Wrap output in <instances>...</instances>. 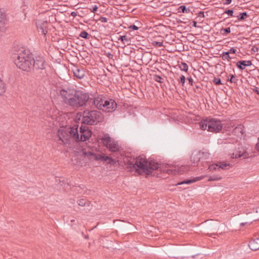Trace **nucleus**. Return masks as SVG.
Wrapping results in <instances>:
<instances>
[{"label": "nucleus", "instance_id": "obj_1", "mask_svg": "<svg viewBox=\"0 0 259 259\" xmlns=\"http://www.w3.org/2000/svg\"><path fill=\"white\" fill-rule=\"evenodd\" d=\"M60 95L63 102L73 109L82 107L90 101V97L88 93L73 89H62Z\"/></svg>", "mask_w": 259, "mask_h": 259}, {"label": "nucleus", "instance_id": "obj_2", "mask_svg": "<svg viewBox=\"0 0 259 259\" xmlns=\"http://www.w3.org/2000/svg\"><path fill=\"white\" fill-rule=\"evenodd\" d=\"M11 58L17 67L23 71H29L32 67V55L23 48H14Z\"/></svg>", "mask_w": 259, "mask_h": 259}, {"label": "nucleus", "instance_id": "obj_3", "mask_svg": "<svg viewBox=\"0 0 259 259\" xmlns=\"http://www.w3.org/2000/svg\"><path fill=\"white\" fill-rule=\"evenodd\" d=\"M126 162L131 171L135 170L140 174L144 173L149 175L153 170L158 169L159 168V164L157 162L154 161H149L140 156L134 159L133 161L129 160Z\"/></svg>", "mask_w": 259, "mask_h": 259}, {"label": "nucleus", "instance_id": "obj_4", "mask_svg": "<svg viewBox=\"0 0 259 259\" xmlns=\"http://www.w3.org/2000/svg\"><path fill=\"white\" fill-rule=\"evenodd\" d=\"M69 133L72 138L76 142H85L91 137L92 132L89 127L84 125H81L79 127L78 133V125H74L69 128Z\"/></svg>", "mask_w": 259, "mask_h": 259}, {"label": "nucleus", "instance_id": "obj_5", "mask_svg": "<svg viewBox=\"0 0 259 259\" xmlns=\"http://www.w3.org/2000/svg\"><path fill=\"white\" fill-rule=\"evenodd\" d=\"M103 120L102 114L97 110H85L82 113L81 123L87 125H95Z\"/></svg>", "mask_w": 259, "mask_h": 259}, {"label": "nucleus", "instance_id": "obj_6", "mask_svg": "<svg viewBox=\"0 0 259 259\" xmlns=\"http://www.w3.org/2000/svg\"><path fill=\"white\" fill-rule=\"evenodd\" d=\"M199 125L201 130H207L208 132L213 133L219 132L223 127L221 120L212 118L202 120Z\"/></svg>", "mask_w": 259, "mask_h": 259}, {"label": "nucleus", "instance_id": "obj_7", "mask_svg": "<svg viewBox=\"0 0 259 259\" xmlns=\"http://www.w3.org/2000/svg\"><path fill=\"white\" fill-rule=\"evenodd\" d=\"M83 154L85 157L91 160L101 161L113 165H115L116 163V161L111 157L108 156L96 153L93 151H84L83 152Z\"/></svg>", "mask_w": 259, "mask_h": 259}, {"label": "nucleus", "instance_id": "obj_8", "mask_svg": "<svg viewBox=\"0 0 259 259\" xmlns=\"http://www.w3.org/2000/svg\"><path fill=\"white\" fill-rule=\"evenodd\" d=\"M102 110L106 112H112L114 111L117 107L116 102L113 99L104 100L102 105Z\"/></svg>", "mask_w": 259, "mask_h": 259}, {"label": "nucleus", "instance_id": "obj_9", "mask_svg": "<svg viewBox=\"0 0 259 259\" xmlns=\"http://www.w3.org/2000/svg\"><path fill=\"white\" fill-rule=\"evenodd\" d=\"M36 25L38 32L45 36L48 31L49 22L47 21L38 20L36 21Z\"/></svg>", "mask_w": 259, "mask_h": 259}, {"label": "nucleus", "instance_id": "obj_10", "mask_svg": "<svg viewBox=\"0 0 259 259\" xmlns=\"http://www.w3.org/2000/svg\"><path fill=\"white\" fill-rule=\"evenodd\" d=\"M32 67L36 69H44L45 68V61L44 59L40 56H36L35 58H33Z\"/></svg>", "mask_w": 259, "mask_h": 259}, {"label": "nucleus", "instance_id": "obj_11", "mask_svg": "<svg viewBox=\"0 0 259 259\" xmlns=\"http://www.w3.org/2000/svg\"><path fill=\"white\" fill-rule=\"evenodd\" d=\"M9 19L7 14L4 9H0V31H4L6 29V25L8 24Z\"/></svg>", "mask_w": 259, "mask_h": 259}, {"label": "nucleus", "instance_id": "obj_12", "mask_svg": "<svg viewBox=\"0 0 259 259\" xmlns=\"http://www.w3.org/2000/svg\"><path fill=\"white\" fill-rule=\"evenodd\" d=\"M91 101H88V103L89 104H91V106L94 105L96 108H98L99 110L102 109L103 105V102L104 100L101 98V97L98 96L97 97H90Z\"/></svg>", "mask_w": 259, "mask_h": 259}, {"label": "nucleus", "instance_id": "obj_13", "mask_svg": "<svg viewBox=\"0 0 259 259\" xmlns=\"http://www.w3.org/2000/svg\"><path fill=\"white\" fill-rule=\"evenodd\" d=\"M58 136L59 140H61L64 144H66L69 141L70 138V134L68 132H67L64 130H59L58 131Z\"/></svg>", "mask_w": 259, "mask_h": 259}, {"label": "nucleus", "instance_id": "obj_14", "mask_svg": "<svg viewBox=\"0 0 259 259\" xmlns=\"http://www.w3.org/2000/svg\"><path fill=\"white\" fill-rule=\"evenodd\" d=\"M72 72L74 76L78 79H82L85 76V71L83 68H79L77 66H74L72 68Z\"/></svg>", "mask_w": 259, "mask_h": 259}, {"label": "nucleus", "instance_id": "obj_15", "mask_svg": "<svg viewBox=\"0 0 259 259\" xmlns=\"http://www.w3.org/2000/svg\"><path fill=\"white\" fill-rule=\"evenodd\" d=\"M248 246L252 250H258L259 249V236L252 239L249 242Z\"/></svg>", "mask_w": 259, "mask_h": 259}, {"label": "nucleus", "instance_id": "obj_16", "mask_svg": "<svg viewBox=\"0 0 259 259\" xmlns=\"http://www.w3.org/2000/svg\"><path fill=\"white\" fill-rule=\"evenodd\" d=\"M199 151H194L191 156V161L194 164V165H198L199 161H201Z\"/></svg>", "mask_w": 259, "mask_h": 259}, {"label": "nucleus", "instance_id": "obj_17", "mask_svg": "<svg viewBox=\"0 0 259 259\" xmlns=\"http://www.w3.org/2000/svg\"><path fill=\"white\" fill-rule=\"evenodd\" d=\"M189 167L188 166H184L182 165L181 167L177 168L176 167H175V169H168V171H171L172 174L176 175V174H179L181 175L183 174L184 172L188 170ZM169 173V172H168Z\"/></svg>", "mask_w": 259, "mask_h": 259}, {"label": "nucleus", "instance_id": "obj_18", "mask_svg": "<svg viewBox=\"0 0 259 259\" xmlns=\"http://www.w3.org/2000/svg\"><path fill=\"white\" fill-rule=\"evenodd\" d=\"M107 148L110 151L113 152L118 151L120 150L118 143L113 140H112L109 145L107 146Z\"/></svg>", "mask_w": 259, "mask_h": 259}, {"label": "nucleus", "instance_id": "obj_19", "mask_svg": "<svg viewBox=\"0 0 259 259\" xmlns=\"http://www.w3.org/2000/svg\"><path fill=\"white\" fill-rule=\"evenodd\" d=\"M246 156V152L243 151L241 152L240 151H237L236 150L235 152L232 153L231 155V158H238L241 157H243L244 158H245Z\"/></svg>", "mask_w": 259, "mask_h": 259}, {"label": "nucleus", "instance_id": "obj_20", "mask_svg": "<svg viewBox=\"0 0 259 259\" xmlns=\"http://www.w3.org/2000/svg\"><path fill=\"white\" fill-rule=\"evenodd\" d=\"M101 141L103 145L107 147V146L109 145L112 140L109 135L106 134L101 138Z\"/></svg>", "mask_w": 259, "mask_h": 259}, {"label": "nucleus", "instance_id": "obj_21", "mask_svg": "<svg viewBox=\"0 0 259 259\" xmlns=\"http://www.w3.org/2000/svg\"><path fill=\"white\" fill-rule=\"evenodd\" d=\"M201 178L200 177H196L193 179H189V180H186L185 181H183L179 183L178 184V185H182V184H190L192 183L197 182V181H199L201 180Z\"/></svg>", "mask_w": 259, "mask_h": 259}, {"label": "nucleus", "instance_id": "obj_22", "mask_svg": "<svg viewBox=\"0 0 259 259\" xmlns=\"http://www.w3.org/2000/svg\"><path fill=\"white\" fill-rule=\"evenodd\" d=\"M199 152L200 154V157H201V160H205L209 158L210 153L207 151H199Z\"/></svg>", "mask_w": 259, "mask_h": 259}, {"label": "nucleus", "instance_id": "obj_23", "mask_svg": "<svg viewBox=\"0 0 259 259\" xmlns=\"http://www.w3.org/2000/svg\"><path fill=\"white\" fill-rule=\"evenodd\" d=\"M236 65L238 68L241 70H243L246 68L245 60L239 61L236 63Z\"/></svg>", "mask_w": 259, "mask_h": 259}, {"label": "nucleus", "instance_id": "obj_24", "mask_svg": "<svg viewBox=\"0 0 259 259\" xmlns=\"http://www.w3.org/2000/svg\"><path fill=\"white\" fill-rule=\"evenodd\" d=\"M118 40H120L122 43L125 44L126 43L127 45L130 44V42L131 41V38L127 37L126 35L120 36L118 38Z\"/></svg>", "mask_w": 259, "mask_h": 259}, {"label": "nucleus", "instance_id": "obj_25", "mask_svg": "<svg viewBox=\"0 0 259 259\" xmlns=\"http://www.w3.org/2000/svg\"><path fill=\"white\" fill-rule=\"evenodd\" d=\"M178 11L179 13H188L190 11L189 9H187L185 6L182 5L178 8Z\"/></svg>", "mask_w": 259, "mask_h": 259}, {"label": "nucleus", "instance_id": "obj_26", "mask_svg": "<svg viewBox=\"0 0 259 259\" xmlns=\"http://www.w3.org/2000/svg\"><path fill=\"white\" fill-rule=\"evenodd\" d=\"M248 16L246 12H243L239 13V15L237 16V17L238 21H242L247 18Z\"/></svg>", "mask_w": 259, "mask_h": 259}, {"label": "nucleus", "instance_id": "obj_27", "mask_svg": "<svg viewBox=\"0 0 259 259\" xmlns=\"http://www.w3.org/2000/svg\"><path fill=\"white\" fill-rule=\"evenodd\" d=\"M227 81L231 83H236L238 81V79L235 77L234 74H230L227 79Z\"/></svg>", "mask_w": 259, "mask_h": 259}, {"label": "nucleus", "instance_id": "obj_28", "mask_svg": "<svg viewBox=\"0 0 259 259\" xmlns=\"http://www.w3.org/2000/svg\"><path fill=\"white\" fill-rule=\"evenodd\" d=\"M179 68H180L181 70L184 71L185 72H187L188 70V66L187 64V63L185 62H181L179 65Z\"/></svg>", "mask_w": 259, "mask_h": 259}, {"label": "nucleus", "instance_id": "obj_29", "mask_svg": "<svg viewBox=\"0 0 259 259\" xmlns=\"http://www.w3.org/2000/svg\"><path fill=\"white\" fill-rule=\"evenodd\" d=\"M79 36L83 38L89 39L91 37V35H90L87 32L85 31H81L80 34H79Z\"/></svg>", "mask_w": 259, "mask_h": 259}, {"label": "nucleus", "instance_id": "obj_30", "mask_svg": "<svg viewBox=\"0 0 259 259\" xmlns=\"http://www.w3.org/2000/svg\"><path fill=\"white\" fill-rule=\"evenodd\" d=\"M78 204L81 206H85L86 205H89V202L86 199H80L77 201Z\"/></svg>", "mask_w": 259, "mask_h": 259}, {"label": "nucleus", "instance_id": "obj_31", "mask_svg": "<svg viewBox=\"0 0 259 259\" xmlns=\"http://www.w3.org/2000/svg\"><path fill=\"white\" fill-rule=\"evenodd\" d=\"M229 52H224L222 54V58L223 60H228L229 61L232 58L230 56Z\"/></svg>", "mask_w": 259, "mask_h": 259}, {"label": "nucleus", "instance_id": "obj_32", "mask_svg": "<svg viewBox=\"0 0 259 259\" xmlns=\"http://www.w3.org/2000/svg\"><path fill=\"white\" fill-rule=\"evenodd\" d=\"M230 167V164L229 163H221L220 164H219V170L221 169H228Z\"/></svg>", "mask_w": 259, "mask_h": 259}, {"label": "nucleus", "instance_id": "obj_33", "mask_svg": "<svg viewBox=\"0 0 259 259\" xmlns=\"http://www.w3.org/2000/svg\"><path fill=\"white\" fill-rule=\"evenodd\" d=\"M221 33L223 35H226L227 34H229L231 32V29L230 27H227L225 28H222L220 30Z\"/></svg>", "mask_w": 259, "mask_h": 259}, {"label": "nucleus", "instance_id": "obj_34", "mask_svg": "<svg viewBox=\"0 0 259 259\" xmlns=\"http://www.w3.org/2000/svg\"><path fill=\"white\" fill-rule=\"evenodd\" d=\"M5 92V87L4 82L0 79V95H3Z\"/></svg>", "mask_w": 259, "mask_h": 259}, {"label": "nucleus", "instance_id": "obj_35", "mask_svg": "<svg viewBox=\"0 0 259 259\" xmlns=\"http://www.w3.org/2000/svg\"><path fill=\"white\" fill-rule=\"evenodd\" d=\"M153 79L155 81L159 82V83L163 82V79L160 75H158L157 74L154 75Z\"/></svg>", "mask_w": 259, "mask_h": 259}, {"label": "nucleus", "instance_id": "obj_36", "mask_svg": "<svg viewBox=\"0 0 259 259\" xmlns=\"http://www.w3.org/2000/svg\"><path fill=\"white\" fill-rule=\"evenodd\" d=\"M208 169L210 171H213L215 170H219V164H212L209 165Z\"/></svg>", "mask_w": 259, "mask_h": 259}, {"label": "nucleus", "instance_id": "obj_37", "mask_svg": "<svg viewBox=\"0 0 259 259\" xmlns=\"http://www.w3.org/2000/svg\"><path fill=\"white\" fill-rule=\"evenodd\" d=\"M212 82L216 85H220L222 84L221 79L219 77H214L212 80Z\"/></svg>", "mask_w": 259, "mask_h": 259}, {"label": "nucleus", "instance_id": "obj_38", "mask_svg": "<svg viewBox=\"0 0 259 259\" xmlns=\"http://www.w3.org/2000/svg\"><path fill=\"white\" fill-rule=\"evenodd\" d=\"M224 14H226L228 15L229 16H233V10L232 9L227 10L224 11Z\"/></svg>", "mask_w": 259, "mask_h": 259}, {"label": "nucleus", "instance_id": "obj_39", "mask_svg": "<svg viewBox=\"0 0 259 259\" xmlns=\"http://www.w3.org/2000/svg\"><path fill=\"white\" fill-rule=\"evenodd\" d=\"M185 79L186 78L184 75H182L180 78V79L179 80V82L180 83H181L183 85H184L185 82Z\"/></svg>", "mask_w": 259, "mask_h": 259}, {"label": "nucleus", "instance_id": "obj_40", "mask_svg": "<svg viewBox=\"0 0 259 259\" xmlns=\"http://www.w3.org/2000/svg\"><path fill=\"white\" fill-rule=\"evenodd\" d=\"M153 45L155 47H161L163 46L162 42H158V41H154Z\"/></svg>", "mask_w": 259, "mask_h": 259}, {"label": "nucleus", "instance_id": "obj_41", "mask_svg": "<svg viewBox=\"0 0 259 259\" xmlns=\"http://www.w3.org/2000/svg\"><path fill=\"white\" fill-rule=\"evenodd\" d=\"M108 19L105 17H101L99 19V21L103 23H106L108 22Z\"/></svg>", "mask_w": 259, "mask_h": 259}, {"label": "nucleus", "instance_id": "obj_42", "mask_svg": "<svg viewBox=\"0 0 259 259\" xmlns=\"http://www.w3.org/2000/svg\"><path fill=\"white\" fill-rule=\"evenodd\" d=\"M233 133H236L237 132H242V128L241 126H236L234 130H233Z\"/></svg>", "mask_w": 259, "mask_h": 259}, {"label": "nucleus", "instance_id": "obj_43", "mask_svg": "<svg viewBox=\"0 0 259 259\" xmlns=\"http://www.w3.org/2000/svg\"><path fill=\"white\" fill-rule=\"evenodd\" d=\"M221 179V177H210L208 181H218Z\"/></svg>", "mask_w": 259, "mask_h": 259}, {"label": "nucleus", "instance_id": "obj_44", "mask_svg": "<svg viewBox=\"0 0 259 259\" xmlns=\"http://www.w3.org/2000/svg\"><path fill=\"white\" fill-rule=\"evenodd\" d=\"M128 28L133 30H137L139 27L135 25H131L128 27Z\"/></svg>", "mask_w": 259, "mask_h": 259}, {"label": "nucleus", "instance_id": "obj_45", "mask_svg": "<svg viewBox=\"0 0 259 259\" xmlns=\"http://www.w3.org/2000/svg\"><path fill=\"white\" fill-rule=\"evenodd\" d=\"M236 52L237 50L235 48H231L228 52H229V54H236Z\"/></svg>", "mask_w": 259, "mask_h": 259}, {"label": "nucleus", "instance_id": "obj_46", "mask_svg": "<svg viewBox=\"0 0 259 259\" xmlns=\"http://www.w3.org/2000/svg\"><path fill=\"white\" fill-rule=\"evenodd\" d=\"M245 63L246 64V67L250 66L252 64L250 60H245Z\"/></svg>", "mask_w": 259, "mask_h": 259}, {"label": "nucleus", "instance_id": "obj_47", "mask_svg": "<svg viewBox=\"0 0 259 259\" xmlns=\"http://www.w3.org/2000/svg\"><path fill=\"white\" fill-rule=\"evenodd\" d=\"M252 90V91H253V92L256 93L257 95H259V90H258V88H257V87H254V88H253Z\"/></svg>", "mask_w": 259, "mask_h": 259}, {"label": "nucleus", "instance_id": "obj_48", "mask_svg": "<svg viewBox=\"0 0 259 259\" xmlns=\"http://www.w3.org/2000/svg\"><path fill=\"white\" fill-rule=\"evenodd\" d=\"M198 16L202 18H204L205 17L204 12L203 11L199 12L198 13Z\"/></svg>", "mask_w": 259, "mask_h": 259}, {"label": "nucleus", "instance_id": "obj_49", "mask_svg": "<svg viewBox=\"0 0 259 259\" xmlns=\"http://www.w3.org/2000/svg\"><path fill=\"white\" fill-rule=\"evenodd\" d=\"M187 79L189 81V84L191 85H193V79L191 77H188L187 78Z\"/></svg>", "mask_w": 259, "mask_h": 259}, {"label": "nucleus", "instance_id": "obj_50", "mask_svg": "<svg viewBox=\"0 0 259 259\" xmlns=\"http://www.w3.org/2000/svg\"><path fill=\"white\" fill-rule=\"evenodd\" d=\"M252 51H253L254 52H257L258 51V48L256 47V46H253L252 48Z\"/></svg>", "mask_w": 259, "mask_h": 259}, {"label": "nucleus", "instance_id": "obj_51", "mask_svg": "<svg viewBox=\"0 0 259 259\" xmlns=\"http://www.w3.org/2000/svg\"><path fill=\"white\" fill-rule=\"evenodd\" d=\"M232 0H225V2L224 3V5H228L231 3Z\"/></svg>", "mask_w": 259, "mask_h": 259}, {"label": "nucleus", "instance_id": "obj_52", "mask_svg": "<svg viewBox=\"0 0 259 259\" xmlns=\"http://www.w3.org/2000/svg\"><path fill=\"white\" fill-rule=\"evenodd\" d=\"M192 26L195 28L199 27V26L197 25V22L195 21H192Z\"/></svg>", "mask_w": 259, "mask_h": 259}, {"label": "nucleus", "instance_id": "obj_53", "mask_svg": "<svg viewBox=\"0 0 259 259\" xmlns=\"http://www.w3.org/2000/svg\"><path fill=\"white\" fill-rule=\"evenodd\" d=\"M257 143H256V145H255V149L256 150L259 152V137H258V140H257Z\"/></svg>", "mask_w": 259, "mask_h": 259}, {"label": "nucleus", "instance_id": "obj_54", "mask_svg": "<svg viewBox=\"0 0 259 259\" xmlns=\"http://www.w3.org/2000/svg\"><path fill=\"white\" fill-rule=\"evenodd\" d=\"M97 9H98V7L96 5H95L93 8V9L92 10V12H93V13H95L97 11Z\"/></svg>", "mask_w": 259, "mask_h": 259}, {"label": "nucleus", "instance_id": "obj_55", "mask_svg": "<svg viewBox=\"0 0 259 259\" xmlns=\"http://www.w3.org/2000/svg\"><path fill=\"white\" fill-rule=\"evenodd\" d=\"M106 56H107V57L109 59H111L112 57H113V55H112L111 53H108V54H106Z\"/></svg>", "mask_w": 259, "mask_h": 259}, {"label": "nucleus", "instance_id": "obj_56", "mask_svg": "<svg viewBox=\"0 0 259 259\" xmlns=\"http://www.w3.org/2000/svg\"><path fill=\"white\" fill-rule=\"evenodd\" d=\"M248 223L245 222V223H242L240 224L241 227L244 226L245 225H246Z\"/></svg>", "mask_w": 259, "mask_h": 259}, {"label": "nucleus", "instance_id": "obj_57", "mask_svg": "<svg viewBox=\"0 0 259 259\" xmlns=\"http://www.w3.org/2000/svg\"><path fill=\"white\" fill-rule=\"evenodd\" d=\"M71 15L74 17L76 15V14L74 12H73L71 13Z\"/></svg>", "mask_w": 259, "mask_h": 259}, {"label": "nucleus", "instance_id": "obj_58", "mask_svg": "<svg viewBox=\"0 0 259 259\" xmlns=\"http://www.w3.org/2000/svg\"><path fill=\"white\" fill-rule=\"evenodd\" d=\"M199 86H198V85H195V90L196 91V89H199Z\"/></svg>", "mask_w": 259, "mask_h": 259}]
</instances>
